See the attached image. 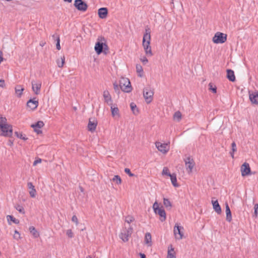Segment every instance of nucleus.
Masks as SVG:
<instances>
[{"label":"nucleus","mask_w":258,"mask_h":258,"mask_svg":"<svg viewBox=\"0 0 258 258\" xmlns=\"http://www.w3.org/2000/svg\"><path fill=\"white\" fill-rule=\"evenodd\" d=\"M119 87L122 91L126 93L131 92L132 90L130 81L126 78L122 77L120 79L119 81Z\"/></svg>","instance_id":"nucleus-1"},{"label":"nucleus","mask_w":258,"mask_h":258,"mask_svg":"<svg viewBox=\"0 0 258 258\" xmlns=\"http://www.w3.org/2000/svg\"><path fill=\"white\" fill-rule=\"evenodd\" d=\"M154 90L150 87H147L144 89L143 96L145 98V101L147 104L152 102L153 98Z\"/></svg>","instance_id":"nucleus-2"},{"label":"nucleus","mask_w":258,"mask_h":258,"mask_svg":"<svg viewBox=\"0 0 258 258\" xmlns=\"http://www.w3.org/2000/svg\"><path fill=\"white\" fill-rule=\"evenodd\" d=\"M227 35L220 32H218L215 34V35L212 38V40L214 43H223L227 40Z\"/></svg>","instance_id":"nucleus-3"},{"label":"nucleus","mask_w":258,"mask_h":258,"mask_svg":"<svg viewBox=\"0 0 258 258\" xmlns=\"http://www.w3.org/2000/svg\"><path fill=\"white\" fill-rule=\"evenodd\" d=\"M0 131L2 132L0 134L1 136L11 137L13 134L12 125L8 123L4 125H2L0 124Z\"/></svg>","instance_id":"nucleus-4"},{"label":"nucleus","mask_w":258,"mask_h":258,"mask_svg":"<svg viewBox=\"0 0 258 258\" xmlns=\"http://www.w3.org/2000/svg\"><path fill=\"white\" fill-rule=\"evenodd\" d=\"M133 232V228L130 226L127 229L125 228L123 229L119 235V237L123 242H127L128 240V237L131 236Z\"/></svg>","instance_id":"nucleus-5"},{"label":"nucleus","mask_w":258,"mask_h":258,"mask_svg":"<svg viewBox=\"0 0 258 258\" xmlns=\"http://www.w3.org/2000/svg\"><path fill=\"white\" fill-rule=\"evenodd\" d=\"M183 227L176 223L173 230L174 235L176 239H181L183 236Z\"/></svg>","instance_id":"nucleus-6"},{"label":"nucleus","mask_w":258,"mask_h":258,"mask_svg":"<svg viewBox=\"0 0 258 258\" xmlns=\"http://www.w3.org/2000/svg\"><path fill=\"white\" fill-rule=\"evenodd\" d=\"M103 50L104 52H105V50H108V47L107 45L103 42H101L100 41H97L95 46V50L97 54H100L102 52H103Z\"/></svg>","instance_id":"nucleus-7"},{"label":"nucleus","mask_w":258,"mask_h":258,"mask_svg":"<svg viewBox=\"0 0 258 258\" xmlns=\"http://www.w3.org/2000/svg\"><path fill=\"white\" fill-rule=\"evenodd\" d=\"M151 35L150 30L148 28L146 29V33L144 34L143 39V46L144 48H149L150 44Z\"/></svg>","instance_id":"nucleus-8"},{"label":"nucleus","mask_w":258,"mask_h":258,"mask_svg":"<svg viewBox=\"0 0 258 258\" xmlns=\"http://www.w3.org/2000/svg\"><path fill=\"white\" fill-rule=\"evenodd\" d=\"M74 6L80 11L85 12L88 9V5L83 0H75L74 2Z\"/></svg>","instance_id":"nucleus-9"},{"label":"nucleus","mask_w":258,"mask_h":258,"mask_svg":"<svg viewBox=\"0 0 258 258\" xmlns=\"http://www.w3.org/2000/svg\"><path fill=\"white\" fill-rule=\"evenodd\" d=\"M241 175L245 176L251 174V170L249 165L247 162H244L241 166L240 168Z\"/></svg>","instance_id":"nucleus-10"},{"label":"nucleus","mask_w":258,"mask_h":258,"mask_svg":"<svg viewBox=\"0 0 258 258\" xmlns=\"http://www.w3.org/2000/svg\"><path fill=\"white\" fill-rule=\"evenodd\" d=\"M184 161L188 173L191 172L193 167L195 165L194 159L190 157H188L185 159Z\"/></svg>","instance_id":"nucleus-11"},{"label":"nucleus","mask_w":258,"mask_h":258,"mask_svg":"<svg viewBox=\"0 0 258 258\" xmlns=\"http://www.w3.org/2000/svg\"><path fill=\"white\" fill-rule=\"evenodd\" d=\"M31 84L32 89L34 93L36 95L39 94L41 87V82L40 81H35L33 80L31 81Z\"/></svg>","instance_id":"nucleus-12"},{"label":"nucleus","mask_w":258,"mask_h":258,"mask_svg":"<svg viewBox=\"0 0 258 258\" xmlns=\"http://www.w3.org/2000/svg\"><path fill=\"white\" fill-rule=\"evenodd\" d=\"M156 147L160 152L163 154L167 153L169 150V147L168 146L167 144H162L160 142H156Z\"/></svg>","instance_id":"nucleus-13"},{"label":"nucleus","mask_w":258,"mask_h":258,"mask_svg":"<svg viewBox=\"0 0 258 258\" xmlns=\"http://www.w3.org/2000/svg\"><path fill=\"white\" fill-rule=\"evenodd\" d=\"M97 120L95 118H90L88 124V131L93 132L95 131L97 125Z\"/></svg>","instance_id":"nucleus-14"},{"label":"nucleus","mask_w":258,"mask_h":258,"mask_svg":"<svg viewBox=\"0 0 258 258\" xmlns=\"http://www.w3.org/2000/svg\"><path fill=\"white\" fill-rule=\"evenodd\" d=\"M27 106L32 110L36 109L38 105V100L36 98L29 99L27 102Z\"/></svg>","instance_id":"nucleus-15"},{"label":"nucleus","mask_w":258,"mask_h":258,"mask_svg":"<svg viewBox=\"0 0 258 258\" xmlns=\"http://www.w3.org/2000/svg\"><path fill=\"white\" fill-rule=\"evenodd\" d=\"M154 212L156 214L160 216V220L161 222H163L166 220V213L162 207L157 209V211H154Z\"/></svg>","instance_id":"nucleus-16"},{"label":"nucleus","mask_w":258,"mask_h":258,"mask_svg":"<svg viewBox=\"0 0 258 258\" xmlns=\"http://www.w3.org/2000/svg\"><path fill=\"white\" fill-rule=\"evenodd\" d=\"M103 96L105 102L107 103L109 105H111L112 103V100L109 92L107 90L104 91L103 92Z\"/></svg>","instance_id":"nucleus-17"},{"label":"nucleus","mask_w":258,"mask_h":258,"mask_svg":"<svg viewBox=\"0 0 258 258\" xmlns=\"http://www.w3.org/2000/svg\"><path fill=\"white\" fill-rule=\"evenodd\" d=\"M98 16L101 19H105L108 14V9L106 8H101L98 10Z\"/></svg>","instance_id":"nucleus-18"},{"label":"nucleus","mask_w":258,"mask_h":258,"mask_svg":"<svg viewBox=\"0 0 258 258\" xmlns=\"http://www.w3.org/2000/svg\"><path fill=\"white\" fill-rule=\"evenodd\" d=\"M212 203L213 205V209L217 212V214H220L221 213V208L219 204L218 201L217 200H213V199L212 200Z\"/></svg>","instance_id":"nucleus-19"},{"label":"nucleus","mask_w":258,"mask_h":258,"mask_svg":"<svg viewBox=\"0 0 258 258\" xmlns=\"http://www.w3.org/2000/svg\"><path fill=\"white\" fill-rule=\"evenodd\" d=\"M27 186L30 189V190L29 191L30 196L32 198L35 197L36 194V190L34 186L33 185L32 183L31 182H28Z\"/></svg>","instance_id":"nucleus-20"},{"label":"nucleus","mask_w":258,"mask_h":258,"mask_svg":"<svg viewBox=\"0 0 258 258\" xmlns=\"http://www.w3.org/2000/svg\"><path fill=\"white\" fill-rule=\"evenodd\" d=\"M249 99L252 103L258 104V92L249 94Z\"/></svg>","instance_id":"nucleus-21"},{"label":"nucleus","mask_w":258,"mask_h":258,"mask_svg":"<svg viewBox=\"0 0 258 258\" xmlns=\"http://www.w3.org/2000/svg\"><path fill=\"white\" fill-rule=\"evenodd\" d=\"M225 208H226V220L228 222H231L232 220V215L231 212L229 207V205L227 203L225 204Z\"/></svg>","instance_id":"nucleus-22"},{"label":"nucleus","mask_w":258,"mask_h":258,"mask_svg":"<svg viewBox=\"0 0 258 258\" xmlns=\"http://www.w3.org/2000/svg\"><path fill=\"white\" fill-rule=\"evenodd\" d=\"M227 78L230 81L234 82L235 77L234 71L230 69L227 70Z\"/></svg>","instance_id":"nucleus-23"},{"label":"nucleus","mask_w":258,"mask_h":258,"mask_svg":"<svg viewBox=\"0 0 258 258\" xmlns=\"http://www.w3.org/2000/svg\"><path fill=\"white\" fill-rule=\"evenodd\" d=\"M167 258H176L175 253L172 245L170 244L168 248Z\"/></svg>","instance_id":"nucleus-24"},{"label":"nucleus","mask_w":258,"mask_h":258,"mask_svg":"<svg viewBox=\"0 0 258 258\" xmlns=\"http://www.w3.org/2000/svg\"><path fill=\"white\" fill-rule=\"evenodd\" d=\"M15 94L18 97H21L24 88L21 85H16L15 88Z\"/></svg>","instance_id":"nucleus-25"},{"label":"nucleus","mask_w":258,"mask_h":258,"mask_svg":"<svg viewBox=\"0 0 258 258\" xmlns=\"http://www.w3.org/2000/svg\"><path fill=\"white\" fill-rule=\"evenodd\" d=\"M144 242L148 246L152 245V236L150 233L147 232L145 234Z\"/></svg>","instance_id":"nucleus-26"},{"label":"nucleus","mask_w":258,"mask_h":258,"mask_svg":"<svg viewBox=\"0 0 258 258\" xmlns=\"http://www.w3.org/2000/svg\"><path fill=\"white\" fill-rule=\"evenodd\" d=\"M170 177L172 184L174 187H178L179 185L177 183L176 175L175 173L171 174L169 176Z\"/></svg>","instance_id":"nucleus-27"},{"label":"nucleus","mask_w":258,"mask_h":258,"mask_svg":"<svg viewBox=\"0 0 258 258\" xmlns=\"http://www.w3.org/2000/svg\"><path fill=\"white\" fill-rule=\"evenodd\" d=\"M111 106V114L113 116H115L116 115L119 116V109L117 107H115L113 106L112 104L110 105Z\"/></svg>","instance_id":"nucleus-28"},{"label":"nucleus","mask_w":258,"mask_h":258,"mask_svg":"<svg viewBox=\"0 0 258 258\" xmlns=\"http://www.w3.org/2000/svg\"><path fill=\"white\" fill-rule=\"evenodd\" d=\"M29 229L30 233L33 235L34 237L37 238L39 236V232L37 231L34 226H30Z\"/></svg>","instance_id":"nucleus-29"},{"label":"nucleus","mask_w":258,"mask_h":258,"mask_svg":"<svg viewBox=\"0 0 258 258\" xmlns=\"http://www.w3.org/2000/svg\"><path fill=\"white\" fill-rule=\"evenodd\" d=\"M130 107H131V110L133 111V113H134V114H135L136 115L138 114L139 110L137 107L136 104L135 103L132 102L130 104Z\"/></svg>","instance_id":"nucleus-30"},{"label":"nucleus","mask_w":258,"mask_h":258,"mask_svg":"<svg viewBox=\"0 0 258 258\" xmlns=\"http://www.w3.org/2000/svg\"><path fill=\"white\" fill-rule=\"evenodd\" d=\"M44 124L42 121H38L36 123L31 124V127L33 128H41L44 126Z\"/></svg>","instance_id":"nucleus-31"},{"label":"nucleus","mask_w":258,"mask_h":258,"mask_svg":"<svg viewBox=\"0 0 258 258\" xmlns=\"http://www.w3.org/2000/svg\"><path fill=\"white\" fill-rule=\"evenodd\" d=\"M181 117L182 115L179 111L175 112L173 115V119L178 122H179L181 119Z\"/></svg>","instance_id":"nucleus-32"},{"label":"nucleus","mask_w":258,"mask_h":258,"mask_svg":"<svg viewBox=\"0 0 258 258\" xmlns=\"http://www.w3.org/2000/svg\"><path fill=\"white\" fill-rule=\"evenodd\" d=\"M136 71L139 74V76L142 77L143 74V70L142 66L140 64L136 65Z\"/></svg>","instance_id":"nucleus-33"},{"label":"nucleus","mask_w":258,"mask_h":258,"mask_svg":"<svg viewBox=\"0 0 258 258\" xmlns=\"http://www.w3.org/2000/svg\"><path fill=\"white\" fill-rule=\"evenodd\" d=\"M163 204L167 208L171 209L172 205L170 201L166 198H163Z\"/></svg>","instance_id":"nucleus-34"},{"label":"nucleus","mask_w":258,"mask_h":258,"mask_svg":"<svg viewBox=\"0 0 258 258\" xmlns=\"http://www.w3.org/2000/svg\"><path fill=\"white\" fill-rule=\"evenodd\" d=\"M112 180L114 182H116V183L118 185L120 184L122 182V180L120 177L118 175H114L113 178L112 179Z\"/></svg>","instance_id":"nucleus-35"},{"label":"nucleus","mask_w":258,"mask_h":258,"mask_svg":"<svg viewBox=\"0 0 258 258\" xmlns=\"http://www.w3.org/2000/svg\"><path fill=\"white\" fill-rule=\"evenodd\" d=\"M65 57L63 56L61 57L60 60L57 59L56 62L59 68H62L64 63Z\"/></svg>","instance_id":"nucleus-36"},{"label":"nucleus","mask_w":258,"mask_h":258,"mask_svg":"<svg viewBox=\"0 0 258 258\" xmlns=\"http://www.w3.org/2000/svg\"><path fill=\"white\" fill-rule=\"evenodd\" d=\"M7 220L8 221L10 220L12 221L13 223L15 224H19V220L17 219H16L15 217H14L12 215H8L7 216Z\"/></svg>","instance_id":"nucleus-37"},{"label":"nucleus","mask_w":258,"mask_h":258,"mask_svg":"<svg viewBox=\"0 0 258 258\" xmlns=\"http://www.w3.org/2000/svg\"><path fill=\"white\" fill-rule=\"evenodd\" d=\"M15 208L20 213H21L23 214H25V210H24V208L23 207V206H22L19 204H17V205H15Z\"/></svg>","instance_id":"nucleus-38"},{"label":"nucleus","mask_w":258,"mask_h":258,"mask_svg":"<svg viewBox=\"0 0 258 258\" xmlns=\"http://www.w3.org/2000/svg\"><path fill=\"white\" fill-rule=\"evenodd\" d=\"M15 135L18 138L21 139H22L24 141H26L28 139L27 138L25 137V135H23L22 133H19L18 132H15Z\"/></svg>","instance_id":"nucleus-39"},{"label":"nucleus","mask_w":258,"mask_h":258,"mask_svg":"<svg viewBox=\"0 0 258 258\" xmlns=\"http://www.w3.org/2000/svg\"><path fill=\"white\" fill-rule=\"evenodd\" d=\"M135 219L133 216L128 215L125 217V222L128 224H130Z\"/></svg>","instance_id":"nucleus-40"},{"label":"nucleus","mask_w":258,"mask_h":258,"mask_svg":"<svg viewBox=\"0 0 258 258\" xmlns=\"http://www.w3.org/2000/svg\"><path fill=\"white\" fill-rule=\"evenodd\" d=\"M209 90L212 91L213 93H216L217 92V87H216V86H214L213 87V84L210 83L209 84Z\"/></svg>","instance_id":"nucleus-41"},{"label":"nucleus","mask_w":258,"mask_h":258,"mask_svg":"<svg viewBox=\"0 0 258 258\" xmlns=\"http://www.w3.org/2000/svg\"><path fill=\"white\" fill-rule=\"evenodd\" d=\"M7 124V119L5 117H0V124L4 125Z\"/></svg>","instance_id":"nucleus-42"},{"label":"nucleus","mask_w":258,"mask_h":258,"mask_svg":"<svg viewBox=\"0 0 258 258\" xmlns=\"http://www.w3.org/2000/svg\"><path fill=\"white\" fill-rule=\"evenodd\" d=\"M56 49L58 50H60L61 47L60 45V39L59 36L57 35L56 36Z\"/></svg>","instance_id":"nucleus-43"},{"label":"nucleus","mask_w":258,"mask_h":258,"mask_svg":"<svg viewBox=\"0 0 258 258\" xmlns=\"http://www.w3.org/2000/svg\"><path fill=\"white\" fill-rule=\"evenodd\" d=\"M113 88L116 93L119 94L120 92L119 87L118 86L117 83L115 82L113 83Z\"/></svg>","instance_id":"nucleus-44"},{"label":"nucleus","mask_w":258,"mask_h":258,"mask_svg":"<svg viewBox=\"0 0 258 258\" xmlns=\"http://www.w3.org/2000/svg\"><path fill=\"white\" fill-rule=\"evenodd\" d=\"M162 174L166 175L168 176H170L171 174L170 173L169 169L167 167H164L163 171H162Z\"/></svg>","instance_id":"nucleus-45"},{"label":"nucleus","mask_w":258,"mask_h":258,"mask_svg":"<svg viewBox=\"0 0 258 258\" xmlns=\"http://www.w3.org/2000/svg\"><path fill=\"white\" fill-rule=\"evenodd\" d=\"M145 51V53L147 55H149L150 56L152 55V52L151 50V46H149V48H147L146 47L144 48Z\"/></svg>","instance_id":"nucleus-46"},{"label":"nucleus","mask_w":258,"mask_h":258,"mask_svg":"<svg viewBox=\"0 0 258 258\" xmlns=\"http://www.w3.org/2000/svg\"><path fill=\"white\" fill-rule=\"evenodd\" d=\"M66 234L69 238H73L74 237V233L71 229L67 230Z\"/></svg>","instance_id":"nucleus-47"},{"label":"nucleus","mask_w":258,"mask_h":258,"mask_svg":"<svg viewBox=\"0 0 258 258\" xmlns=\"http://www.w3.org/2000/svg\"><path fill=\"white\" fill-rule=\"evenodd\" d=\"M124 172L127 174L130 177L135 176L134 174L132 173L129 168H126L124 169Z\"/></svg>","instance_id":"nucleus-48"},{"label":"nucleus","mask_w":258,"mask_h":258,"mask_svg":"<svg viewBox=\"0 0 258 258\" xmlns=\"http://www.w3.org/2000/svg\"><path fill=\"white\" fill-rule=\"evenodd\" d=\"M14 238L16 239H19L21 238L20 237V233L17 231V230H15V234H14Z\"/></svg>","instance_id":"nucleus-49"},{"label":"nucleus","mask_w":258,"mask_h":258,"mask_svg":"<svg viewBox=\"0 0 258 258\" xmlns=\"http://www.w3.org/2000/svg\"><path fill=\"white\" fill-rule=\"evenodd\" d=\"M254 215H255V217H256L258 215V204H256L254 205Z\"/></svg>","instance_id":"nucleus-50"},{"label":"nucleus","mask_w":258,"mask_h":258,"mask_svg":"<svg viewBox=\"0 0 258 258\" xmlns=\"http://www.w3.org/2000/svg\"><path fill=\"white\" fill-rule=\"evenodd\" d=\"M160 208L159 206V205L157 202H155L153 206V209L154 210V211H157V209Z\"/></svg>","instance_id":"nucleus-51"},{"label":"nucleus","mask_w":258,"mask_h":258,"mask_svg":"<svg viewBox=\"0 0 258 258\" xmlns=\"http://www.w3.org/2000/svg\"><path fill=\"white\" fill-rule=\"evenodd\" d=\"M231 147H232V151H233V152H234L235 151H236V144L234 142H233L232 144H231Z\"/></svg>","instance_id":"nucleus-52"},{"label":"nucleus","mask_w":258,"mask_h":258,"mask_svg":"<svg viewBox=\"0 0 258 258\" xmlns=\"http://www.w3.org/2000/svg\"><path fill=\"white\" fill-rule=\"evenodd\" d=\"M72 220L73 222L76 223V225H78V220L77 216L76 215H74L72 217Z\"/></svg>","instance_id":"nucleus-53"},{"label":"nucleus","mask_w":258,"mask_h":258,"mask_svg":"<svg viewBox=\"0 0 258 258\" xmlns=\"http://www.w3.org/2000/svg\"><path fill=\"white\" fill-rule=\"evenodd\" d=\"M6 86L5 80L4 79H1L0 80V87L1 88H5Z\"/></svg>","instance_id":"nucleus-54"},{"label":"nucleus","mask_w":258,"mask_h":258,"mask_svg":"<svg viewBox=\"0 0 258 258\" xmlns=\"http://www.w3.org/2000/svg\"><path fill=\"white\" fill-rule=\"evenodd\" d=\"M42 161V160L40 159V158H38V159L37 160H35L33 163V166H36L38 163H40Z\"/></svg>","instance_id":"nucleus-55"},{"label":"nucleus","mask_w":258,"mask_h":258,"mask_svg":"<svg viewBox=\"0 0 258 258\" xmlns=\"http://www.w3.org/2000/svg\"><path fill=\"white\" fill-rule=\"evenodd\" d=\"M141 60L144 64H146L148 61V59L145 56H144L143 58H141Z\"/></svg>","instance_id":"nucleus-56"},{"label":"nucleus","mask_w":258,"mask_h":258,"mask_svg":"<svg viewBox=\"0 0 258 258\" xmlns=\"http://www.w3.org/2000/svg\"><path fill=\"white\" fill-rule=\"evenodd\" d=\"M34 131L35 132H36L37 134H42V131L40 130V128H34Z\"/></svg>","instance_id":"nucleus-57"},{"label":"nucleus","mask_w":258,"mask_h":258,"mask_svg":"<svg viewBox=\"0 0 258 258\" xmlns=\"http://www.w3.org/2000/svg\"><path fill=\"white\" fill-rule=\"evenodd\" d=\"M141 258H146V255L144 253H140Z\"/></svg>","instance_id":"nucleus-58"},{"label":"nucleus","mask_w":258,"mask_h":258,"mask_svg":"<svg viewBox=\"0 0 258 258\" xmlns=\"http://www.w3.org/2000/svg\"><path fill=\"white\" fill-rule=\"evenodd\" d=\"M79 189H80L81 192H83L84 191V189L81 186H79Z\"/></svg>","instance_id":"nucleus-59"},{"label":"nucleus","mask_w":258,"mask_h":258,"mask_svg":"<svg viewBox=\"0 0 258 258\" xmlns=\"http://www.w3.org/2000/svg\"><path fill=\"white\" fill-rule=\"evenodd\" d=\"M230 155H231V156L232 157V158H234V152H231L230 153Z\"/></svg>","instance_id":"nucleus-60"},{"label":"nucleus","mask_w":258,"mask_h":258,"mask_svg":"<svg viewBox=\"0 0 258 258\" xmlns=\"http://www.w3.org/2000/svg\"><path fill=\"white\" fill-rule=\"evenodd\" d=\"M64 2H68L69 3H71L73 0H63Z\"/></svg>","instance_id":"nucleus-61"},{"label":"nucleus","mask_w":258,"mask_h":258,"mask_svg":"<svg viewBox=\"0 0 258 258\" xmlns=\"http://www.w3.org/2000/svg\"><path fill=\"white\" fill-rule=\"evenodd\" d=\"M44 44H45V43H43V42H41V43H40V45L41 46H43L44 45Z\"/></svg>","instance_id":"nucleus-62"},{"label":"nucleus","mask_w":258,"mask_h":258,"mask_svg":"<svg viewBox=\"0 0 258 258\" xmlns=\"http://www.w3.org/2000/svg\"><path fill=\"white\" fill-rule=\"evenodd\" d=\"M86 258H92V257L90 255H88Z\"/></svg>","instance_id":"nucleus-63"},{"label":"nucleus","mask_w":258,"mask_h":258,"mask_svg":"<svg viewBox=\"0 0 258 258\" xmlns=\"http://www.w3.org/2000/svg\"><path fill=\"white\" fill-rule=\"evenodd\" d=\"M101 39H103V40L104 41L105 39L104 38H101Z\"/></svg>","instance_id":"nucleus-64"}]
</instances>
